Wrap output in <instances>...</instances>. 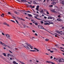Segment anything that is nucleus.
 Instances as JSON below:
<instances>
[{"label": "nucleus", "instance_id": "423d86ee", "mask_svg": "<svg viewBox=\"0 0 64 64\" xmlns=\"http://www.w3.org/2000/svg\"><path fill=\"white\" fill-rule=\"evenodd\" d=\"M3 24H4V25H6L8 27H9V25L8 24H7L6 23V22H4Z\"/></svg>", "mask_w": 64, "mask_h": 64}, {"label": "nucleus", "instance_id": "9d476101", "mask_svg": "<svg viewBox=\"0 0 64 64\" xmlns=\"http://www.w3.org/2000/svg\"><path fill=\"white\" fill-rule=\"evenodd\" d=\"M63 26L61 25L60 26V27H62V28H61V29H64V27H63Z\"/></svg>", "mask_w": 64, "mask_h": 64}, {"label": "nucleus", "instance_id": "864d4df0", "mask_svg": "<svg viewBox=\"0 0 64 64\" xmlns=\"http://www.w3.org/2000/svg\"><path fill=\"white\" fill-rule=\"evenodd\" d=\"M32 31L34 33H35V31L34 30H32Z\"/></svg>", "mask_w": 64, "mask_h": 64}, {"label": "nucleus", "instance_id": "c03bdc74", "mask_svg": "<svg viewBox=\"0 0 64 64\" xmlns=\"http://www.w3.org/2000/svg\"><path fill=\"white\" fill-rule=\"evenodd\" d=\"M34 34L35 35H36V36H38V34H37L36 33L35 34Z\"/></svg>", "mask_w": 64, "mask_h": 64}, {"label": "nucleus", "instance_id": "3c124183", "mask_svg": "<svg viewBox=\"0 0 64 64\" xmlns=\"http://www.w3.org/2000/svg\"><path fill=\"white\" fill-rule=\"evenodd\" d=\"M38 15H36V16H34V17H38Z\"/></svg>", "mask_w": 64, "mask_h": 64}, {"label": "nucleus", "instance_id": "c756f323", "mask_svg": "<svg viewBox=\"0 0 64 64\" xmlns=\"http://www.w3.org/2000/svg\"><path fill=\"white\" fill-rule=\"evenodd\" d=\"M10 21H11L12 22H14V23H15V21H13L12 20H10Z\"/></svg>", "mask_w": 64, "mask_h": 64}, {"label": "nucleus", "instance_id": "052dcab7", "mask_svg": "<svg viewBox=\"0 0 64 64\" xmlns=\"http://www.w3.org/2000/svg\"><path fill=\"white\" fill-rule=\"evenodd\" d=\"M10 54H8V57H9V55H10Z\"/></svg>", "mask_w": 64, "mask_h": 64}, {"label": "nucleus", "instance_id": "dca6fc26", "mask_svg": "<svg viewBox=\"0 0 64 64\" xmlns=\"http://www.w3.org/2000/svg\"><path fill=\"white\" fill-rule=\"evenodd\" d=\"M52 11L53 12H54V13H56V12L55 11V10L54 9V10H52Z\"/></svg>", "mask_w": 64, "mask_h": 64}, {"label": "nucleus", "instance_id": "7c9ffc66", "mask_svg": "<svg viewBox=\"0 0 64 64\" xmlns=\"http://www.w3.org/2000/svg\"><path fill=\"white\" fill-rule=\"evenodd\" d=\"M57 33H58V34H60V32L59 31H57Z\"/></svg>", "mask_w": 64, "mask_h": 64}, {"label": "nucleus", "instance_id": "bf43d9fd", "mask_svg": "<svg viewBox=\"0 0 64 64\" xmlns=\"http://www.w3.org/2000/svg\"><path fill=\"white\" fill-rule=\"evenodd\" d=\"M50 7H53V5L50 6Z\"/></svg>", "mask_w": 64, "mask_h": 64}, {"label": "nucleus", "instance_id": "bb28decb", "mask_svg": "<svg viewBox=\"0 0 64 64\" xmlns=\"http://www.w3.org/2000/svg\"><path fill=\"white\" fill-rule=\"evenodd\" d=\"M47 63H51V62L50 61H47L46 62Z\"/></svg>", "mask_w": 64, "mask_h": 64}, {"label": "nucleus", "instance_id": "9b49d317", "mask_svg": "<svg viewBox=\"0 0 64 64\" xmlns=\"http://www.w3.org/2000/svg\"><path fill=\"white\" fill-rule=\"evenodd\" d=\"M35 18H36V19H38V20H42L41 19L37 18V17L36 16H35Z\"/></svg>", "mask_w": 64, "mask_h": 64}, {"label": "nucleus", "instance_id": "b1692460", "mask_svg": "<svg viewBox=\"0 0 64 64\" xmlns=\"http://www.w3.org/2000/svg\"><path fill=\"white\" fill-rule=\"evenodd\" d=\"M3 55H4V56H5V57H6V54L5 53H3Z\"/></svg>", "mask_w": 64, "mask_h": 64}, {"label": "nucleus", "instance_id": "aec40b11", "mask_svg": "<svg viewBox=\"0 0 64 64\" xmlns=\"http://www.w3.org/2000/svg\"><path fill=\"white\" fill-rule=\"evenodd\" d=\"M36 9L37 11H39V8H36Z\"/></svg>", "mask_w": 64, "mask_h": 64}, {"label": "nucleus", "instance_id": "79ce46f5", "mask_svg": "<svg viewBox=\"0 0 64 64\" xmlns=\"http://www.w3.org/2000/svg\"><path fill=\"white\" fill-rule=\"evenodd\" d=\"M45 22L46 23H47V22H49V21H45Z\"/></svg>", "mask_w": 64, "mask_h": 64}, {"label": "nucleus", "instance_id": "e2e57ef3", "mask_svg": "<svg viewBox=\"0 0 64 64\" xmlns=\"http://www.w3.org/2000/svg\"><path fill=\"white\" fill-rule=\"evenodd\" d=\"M31 21H32V22H33V21H34V20H31Z\"/></svg>", "mask_w": 64, "mask_h": 64}, {"label": "nucleus", "instance_id": "37998d69", "mask_svg": "<svg viewBox=\"0 0 64 64\" xmlns=\"http://www.w3.org/2000/svg\"><path fill=\"white\" fill-rule=\"evenodd\" d=\"M35 24L36 25H38V24L37 23H35Z\"/></svg>", "mask_w": 64, "mask_h": 64}, {"label": "nucleus", "instance_id": "e433bc0d", "mask_svg": "<svg viewBox=\"0 0 64 64\" xmlns=\"http://www.w3.org/2000/svg\"><path fill=\"white\" fill-rule=\"evenodd\" d=\"M48 40H49L48 39H46L45 40V41H48Z\"/></svg>", "mask_w": 64, "mask_h": 64}, {"label": "nucleus", "instance_id": "338daca9", "mask_svg": "<svg viewBox=\"0 0 64 64\" xmlns=\"http://www.w3.org/2000/svg\"><path fill=\"white\" fill-rule=\"evenodd\" d=\"M48 19H50V17H48Z\"/></svg>", "mask_w": 64, "mask_h": 64}, {"label": "nucleus", "instance_id": "2f4dec72", "mask_svg": "<svg viewBox=\"0 0 64 64\" xmlns=\"http://www.w3.org/2000/svg\"><path fill=\"white\" fill-rule=\"evenodd\" d=\"M13 63H14V64H16V62L15 61H14L13 62Z\"/></svg>", "mask_w": 64, "mask_h": 64}, {"label": "nucleus", "instance_id": "8fccbe9b", "mask_svg": "<svg viewBox=\"0 0 64 64\" xmlns=\"http://www.w3.org/2000/svg\"><path fill=\"white\" fill-rule=\"evenodd\" d=\"M12 18H13V19H15V17H14V16H12Z\"/></svg>", "mask_w": 64, "mask_h": 64}, {"label": "nucleus", "instance_id": "f3484780", "mask_svg": "<svg viewBox=\"0 0 64 64\" xmlns=\"http://www.w3.org/2000/svg\"><path fill=\"white\" fill-rule=\"evenodd\" d=\"M45 25H49V23H46L44 24Z\"/></svg>", "mask_w": 64, "mask_h": 64}, {"label": "nucleus", "instance_id": "cd10ccee", "mask_svg": "<svg viewBox=\"0 0 64 64\" xmlns=\"http://www.w3.org/2000/svg\"><path fill=\"white\" fill-rule=\"evenodd\" d=\"M40 23H41V24H43L44 22L43 21H40Z\"/></svg>", "mask_w": 64, "mask_h": 64}, {"label": "nucleus", "instance_id": "6e6552de", "mask_svg": "<svg viewBox=\"0 0 64 64\" xmlns=\"http://www.w3.org/2000/svg\"><path fill=\"white\" fill-rule=\"evenodd\" d=\"M2 45H3V46H6V44H5L2 43Z\"/></svg>", "mask_w": 64, "mask_h": 64}, {"label": "nucleus", "instance_id": "a18cd8bd", "mask_svg": "<svg viewBox=\"0 0 64 64\" xmlns=\"http://www.w3.org/2000/svg\"><path fill=\"white\" fill-rule=\"evenodd\" d=\"M6 47H8V48H10V46H6Z\"/></svg>", "mask_w": 64, "mask_h": 64}, {"label": "nucleus", "instance_id": "ddd939ff", "mask_svg": "<svg viewBox=\"0 0 64 64\" xmlns=\"http://www.w3.org/2000/svg\"><path fill=\"white\" fill-rule=\"evenodd\" d=\"M20 20H22V21H25V20H24L23 19H22V18H20Z\"/></svg>", "mask_w": 64, "mask_h": 64}, {"label": "nucleus", "instance_id": "f8f14e48", "mask_svg": "<svg viewBox=\"0 0 64 64\" xmlns=\"http://www.w3.org/2000/svg\"><path fill=\"white\" fill-rule=\"evenodd\" d=\"M57 20L58 21H61V19L60 18H58L57 19Z\"/></svg>", "mask_w": 64, "mask_h": 64}, {"label": "nucleus", "instance_id": "5701e85b", "mask_svg": "<svg viewBox=\"0 0 64 64\" xmlns=\"http://www.w3.org/2000/svg\"><path fill=\"white\" fill-rule=\"evenodd\" d=\"M27 13H31V12L29 10H28L26 11Z\"/></svg>", "mask_w": 64, "mask_h": 64}, {"label": "nucleus", "instance_id": "f257e3e1", "mask_svg": "<svg viewBox=\"0 0 64 64\" xmlns=\"http://www.w3.org/2000/svg\"><path fill=\"white\" fill-rule=\"evenodd\" d=\"M26 44L27 46H29V47L31 49H33L32 48H33V47L32 46H31V45L29 44H28L27 43H26Z\"/></svg>", "mask_w": 64, "mask_h": 64}, {"label": "nucleus", "instance_id": "58836bf2", "mask_svg": "<svg viewBox=\"0 0 64 64\" xmlns=\"http://www.w3.org/2000/svg\"><path fill=\"white\" fill-rule=\"evenodd\" d=\"M46 13L47 14H49V12H48V11H47L46 12Z\"/></svg>", "mask_w": 64, "mask_h": 64}, {"label": "nucleus", "instance_id": "412c9836", "mask_svg": "<svg viewBox=\"0 0 64 64\" xmlns=\"http://www.w3.org/2000/svg\"><path fill=\"white\" fill-rule=\"evenodd\" d=\"M58 61L59 62H62V60H60V59Z\"/></svg>", "mask_w": 64, "mask_h": 64}, {"label": "nucleus", "instance_id": "680f3d73", "mask_svg": "<svg viewBox=\"0 0 64 64\" xmlns=\"http://www.w3.org/2000/svg\"><path fill=\"white\" fill-rule=\"evenodd\" d=\"M36 50H37V51H39V50L37 49H36Z\"/></svg>", "mask_w": 64, "mask_h": 64}, {"label": "nucleus", "instance_id": "6ab92c4d", "mask_svg": "<svg viewBox=\"0 0 64 64\" xmlns=\"http://www.w3.org/2000/svg\"><path fill=\"white\" fill-rule=\"evenodd\" d=\"M48 22L50 24H53V22H51L49 21Z\"/></svg>", "mask_w": 64, "mask_h": 64}, {"label": "nucleus", "instance_id": "c9c22d12", "mask_svg": "<svg viewBox=\"0 0 64 64\" xmlns=\"http://www.w3.org/2000/svg\"><path fill=\"white\" fill-rule=\"evenodd\" d=\"M58 18H61V17L60 16V15H59L58 16Z\"/></svg>", "mask_w": 64, "mask_h": 64}, {"label": "nucleus", "instance_id": "4be33fe9", "mask_svg": "<svg viewBox=\"0 0 64 64\" xmlns=\"http://www.w3.org/2000/svg\"><path fill=\"white\" fill-rule=\"evenodd\" d=\"M22 2H26V0H21Z\"/></svg>", "mask_w": 64, "mask_h": 64}, {"label": "nucleus", "instance_id": "5fc2aeb1", "mask_svg": "<svg viewBox=\"0 0 64 64\" xmlns=\"http://www.w3.org/2000/svg\"><path fill=\"white\" fill-rule=\"evenodd\" d=\"M2 35H4H4H5V34H4L3 33H2Z\"/></svg>", "mask_w": 64, "mask_h": 64}, {"label": "nucleus", "instance_id": "4c0bfd02", "mask_svg": "<svg viewBox=\"0 0 64 64\" xmlns=\"http://www.w3.org/2000/svg\"><path fill=\"white\" fill-rule=\"evenodd\" d=\"M50 63H52V64H55V63H54V62H50Z\"/></svg>", "mask_w": 64, "mask_h": 64}, {"label": "nucleus", "instance_id": "f03ea898", "mask_svg": "<svg viewBox=\"0 0 64 64\" xmlns=\"http://www.w3.org/2000/svg\"><path fill=\"white\" fill-rule=\"evenodd\" d=\"M40 13H41V14H42V13H43V9L41 8H40Z\"/></svg>", "mask_w": 64, "mask_h": 64}, {"label": "nucleus", "instance_id": "a878e982", "mask_svg": "<svg viewBox=\"0 0 64 64\" xmlns=\"http://www.w3.org/2000/svg\"><path fill=\"white\" fill-rule=\"evenodd\" d=\"M61 3L62 4H64V1H62L61 2Z\"/></svg>", "mask_w": 64, "mask_h": 64}, {"label": "nucleus", "instance_id": "c85d7f7f", "mask_svg": "<svg viewBox=\"0 0 64 64\" xmlns=\"http://www.w3.org/2000/svg\"><path fill=\"white\" fill-rule=\"evenodd\" d=\"M26 18L27 19H28L29 20H30V19L28 18L27 17H26Z\"/></svg>", "mask_w": 64, "mask_h": 64}, {"label": "nucleus", "instance_id": "ea45409f", "mask_svg": "<svg viewBox=\"0 0 64 64\" xmlns=\"http://www.w3.org/2000/svg\"><path fill=\"white\" fill-rule=\"evenodd\" d=\"M39 6H36V8H39Z\"/></svg>", "mask_w": 64, "mask_h": 64}, {"label": "nucleus", "instance_id": "49530a36", "mask_svg": "<svg viewBox=\"0 0 64 64\" xmlns=\"http://www.w3.org/2000/svg\"><path fill=\"white\" fill-rule=\"evenodd\" d=\"M44 19H47V18L46 16H44Z\"/></svg>", "mask_w": 64, "mask_h": 64}, {"label": "nucleus", "instance_id": "7ed1b4c3", "mask_svg": "<svg viewBox=\"0 0 64 64\" xmlns=\"http://www.w3.org/2000/svg\"><path fill=\"white\" fill-rule=\"evenodd\" d=\"M38 28L39 29H43V27L42 26L40 25H38Z\"/></svg>", "mask_w": 64, "mask_h": 64}, {"label": "nucleus", "instance_id": "13d9d810", "mask_svg": "<svg viewBox=\"0 0 64 64\" xmlns=\"http://www.w3.org/2000/svg\"><path fill=\"white\" fill-rule=\"evenodd\" d=\"M50 58L51 59H52V58H53V57H52V56H51L50 57Z\"/></svg>", "mask_w": 64, "mask_h": 64}, {"label": "nucleus", "instance_id": "4d7b16f0", "mask_svg": "<svg viewBox=\"0 0 64 64\" xmlns=\"http://www.w3.org/2000/svg\"><path fill=\"white\" fill-rule=\"evenodd\" d=\"M8 13L9 14H11L10 12H8Z\"/></svg>", "mask_w": 64, "mask_h": 64}, {"label": "nucleus", "instance_id": "393cba45", "mask_svg": "<svg viewBox=\"0 0 64 64\" xmlns=\"http://www.w3.org/2000/svg\"><path fill=\"white\" fill-rule=\"evenodd\" d=\"M50 19H52L53 18V17H52V16H50Z\"/></svg>", "mask_w": 64, "mask_h": 64}, {"label": "nucleus", "instance_id": "a19ab883", "mask_svg": "<svg viewBox=\"0 0 64 64\" xmlns=\"http://www.w3.org/2000/svg\"><path fill=\"white\" fill-rule=\"evenodd\" d=\"M31 8H35V6H32Z\"/></svg>", "mask_w": 64, "mask_h": 64}, {"label": "nucleus", "instance_id": "f704fd0d", "mask_svg": "<svg viewBox=\"0 0 64 64\" xmlns=\"http://www.w3.org/2000/svg\"><path fill=\"white\" fill-rule=\"evenodd\" d=\"M16 22L18 24H19V23H18V21H17V20H16Z\"/></svg>", "mask_w": 64, "mask_h": 64}, {"label": "nucleus", "instance_id": "39448f33", "mask_svg": "<svg viewBox=\"0 0 64 64\" xmlns=\"http://www.w3.org/2000/svg\"><path fill=\"white\" fill-rule=\"evenodd\" d=\"M6 35L8 39H10V36H9V34H6Z\"/></svg>", "mask_w": 64, "mask_h": 64}, {"label": "nucleus", "instance_id": "de8ad7c7", "mask_svg": "<svg viewBox=\"0 0 64 64\" xmlns=\"http://www.w3.org/2000/svg\"><path fill=\"white\" fill-rule=\"evenodd\" d=\"M50 52V53H53V51H51Z\"/></svg>", "mask_w": 64, "mask_h": 64}, {"label": "nucleus", "instance_id": "1a4fd4ad", "mask_svg": "<svg viewBox=\"0 0 64 64\" xmlns=\"http://www.w3.org/2000/svg\"><path fill=\"white\" fill-rule=\"evenodd\" d=\"M28 16H29V17H32V15H31V14H28Z\"/></svg>", "mask_w": 64, "mask_h": 64}, {"label": "nucleus", "instance_id": "4468645a", "mask_svg": "<svg viewBox=\"0 0 64 64\" xmlns=\"http://www.w3.org/2000/svg\"><path fill=\"white\" fill-rule=\"evenodd\" d=\"M14 13L15 14H18V12H15Z\"/></svg>", "mask_w": 64, "mask_h": 64}, {"label": "nucleus", "instance_id": "a211bd4d", "mask_svg": "<svg viewBox=\"0 0 64 64\" xmlns=\"http://www.w3.org/2000/svg\"><path fill=\"white\" fill-rule=\"evenodd\" d=\"M4 14H2V15H1V16H2V17H4Z\"/></svg>", "mask_w": 64, "mask_h": 64}, {"label": "nucleus", "instance_id": "0e129e2a", "mask_svg": "<svg viewBox=\"0 0 64 64\" xmlns=\"http://www.w3.org/2000/svg\"><path fill=\"white\" fill-rule=\"evenodd\" d=\"M30 25H32V23H30Z\"/></svg>", "mask_w": 64, "mask_h": 64}, {"label": "nucleus", "instance_id": "09e8293b", "mask_svg": "<svg viewBox=\"0 0 64 64\" xmlns=\"http://www.w3.org/2000/svg\"><path fill=\"white\" fill-rule=\"evenodd\" d=\"M9 52L11 53H13V52H11V51L9 50Z\"/></svg>", "mask_w": 64, "mask_h": 64}, {"label": "nucleus", "instance_id": "2eb2a0df", "mask_svg": "<svg viewBox=\"0 0 64 64\" xmlns=\"http://www.w3.org/2000/svg\"><path fill=\"white\" fill-rule=\"evenodd\" d=\"M36 50H30V51H31V52H34L35 51H36Z\"/></svg>", "mask_w": 64, "mask_h": 64}, {"label": "nucleus", "instance_id": "69168bd1", "mask_svg": "<svg viewBox=\"0 0 64 64\" xmlns=\"http://www.w3.org/2000/svg\"><path fill=\"white\" fill-rule=\"evenodd\" d=\"M34 49H35V50H36L37 48H34Z\"/></svg>", "mask_w": 64, "mask_h": 64}, {"label": "nucleus", "instance_id": "72a5a7b5", "mask_svg": "<svg viewBox=\"0 0 64 64\" xmlns=\"http://www.w3.org/2000/svg\"><path fill=\"white\" fill-rule=\"evenodd\" d=\"M20 62L22 64H25V63H24V62Z\"/></svg>", "mask_w": 64, "mask_h": 64}, {"label": "nucleus", "instance_id": "603ef678", "mask_svg": "<svg viewBox=\"0 0 64 64\" xmlns=\"http://www.w3.org/2000/svg\"><path fill=\"white\" fill-rule=\"evenodd\" d=\"M42 29H43L44 30H46L45 28H43H43H42Z\"/></svg>", "mask_w": 64, "mask_h": 64}, {"label": "nucleus", "instance_id": "0eeeda50", "mask_svg": "<svg viewBox=\"0 0 64 64\" xmlns=\"http://www.w3.org/2000/svg\"><path fill=\"white\" fill-rule=\"evenodd\" d=\"M52 4L53 5H55L56 4V2H52Z\"/></svg>", "mask_w": 64, "mask_h": 64}, {"label": "nucleus", "instance_id": "473e14b6", "mask_svg": "<svg viewBox=\"0 0 64 64\" xmlns=\"http://www.w3.org/2000/svg\"><path fill=\"white\" fill-rule=\"evenodd\" d=\"M56 0H51V1L52 2H54V1H55Z\"/></svg>", "mask_w": 64, "mask_h": 64}, {"label": "nucleus", "instance_id": "774afa93", "mask_svg": "<svg viewBox=\"0 0 64 64\" xmlns=\"http://www.w3.org/2000/svg\"><path fill=\"white\" fill-rule=\"evenodd\" d=\"M48 51H51V50L50 49H49L48 50Z\"/></svg>", "mask_w": 64, "mask_h": 64}, {"label": "nucleus", "instance_id": "20e7f679", "mask_svg": "<svg viewBox=\"0 0 64 64\" xmlns=\"http://www.w3.org/2000/svg\"><path fill=\"white\" fill-rule=\"evenodd\" d=\"M24 47H25V48H26V49H28V50H29V49H30V48H29V47H28V46H24Z\"/></svg>", "mask_w": 64, "mask_h": 64}, {"label": "nucleus", "instance_id": "6e6d98bb", "mask_svg": "<svg viewBox=\"0 0 64 64\" xmlns=\"http://www.w3.org/2000/svg\"><path fill=\"white\" fill-rule=\"evenodd\" d=\"M2 44V42L1 41H0V44Z\"/></svg>", "mask_w": 64, "mask_h": 64}]
</instances>
